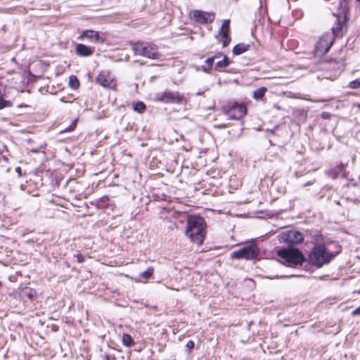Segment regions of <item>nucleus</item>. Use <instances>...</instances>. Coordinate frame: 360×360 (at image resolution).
<instances>
[{
	"instance_id": "39",
	"label": "nucleus",
	"mask_w": 360,
	"mask_h": 360,
	"mask_svg": "<svg viewBox=\"0 0 360 360\" xmlns=\"http://www.w3.org/2000/svg\"><path fill=\"white\" fill-rule=\"evenodd\" d=\"M154 78H155V77H152L150 79V81H153Z\"/></svg>"
},
{
	"instance_id": "30",
	"label": "nucleus",
	"mask_w": 360,
	"mask_h": 360,
	"mask_svg": "<svg viewBox=\"0 0 360 360\" xmlns=\"http://www.w3.org/2000/svg\"><path fill=\"white\" fill-rule=\"evenodd\" d=\"M214 127L217 129H224L228 127V124L223 123L219 124H215Z\"/></svg>"
},
{
	"instance_id": "32",
	"label": "nucleus",
	"mask_w": 360,
	"mask_h": 360,
	"mask_svg": "<svg viewBox=\"0 0 360 360\" xmlns=\"http://www.w3.org/2000/svg\"><path fill=\"white\" fill-rule=\"evenodd\" d=\"M15 172H17L19 177H21L22 176V169L20 167H17L15 168Z\"/></svg>"
},
{
	"instance_id": "37",
	"label": "nucleus",
	"mask_w": 360,
	"mask_h": 360,
	"mask_svg": "<svg viewBox=\"0 0 360 360\" xmlns=\"http://www.w3.org/2000/svg\"><path fill=\"white\" fill-rule=\"evenodd\" d=\"M196 94H197V95H201V94H202V93H201V92H200V91H198V93H197Z\"/></svg>"
},
{
	"instance_id": "28",
	"label": "nucleus",
	"mask_w": 360,
	"mask_h": 360,
	"mask_svg": "<svg viewBox=\"0 0 360 360\" xmlns=\"http://www.w3.org/2000/svg\"><path fill=\"white\" fill-rule=\"evenodd\" d=\"M195 347V342L193 340H189L186 343V347L188 349L189 352L191 349H193Z\"/></svg>"
},
{
	"instance_id": "6",
	"label": "nucleus",
	"mask_w": 360,
	"mask_h": 360,
	"mask_svg": "<svg viewBox=\"0 0 360 360\" xmlns=\"http://www.w3.org/2000/svg\"><path fill=\"white\" fill-rule=\"evenodd\" d=\"M259 255V249L255 243L244 246L240 249L233 251L231 254V258L241 259H245L247 260L255 259L257 258Z\"/></svg>"
},
{
	"instance_id": "11",
	"label": "nucleus",
	"mask_w": 360,
	"mask_h": 360,
	"mask_svg": "<svg viewBox=\"0 0 360 360\" xmlns=\"http://www.w3.org/2000/svg\"><path fill=\"white\" fill-rule=\"evenodd\" d=\"M191 18L200 24L211 23L215 19L213 13L205 12L200 10H193L190 13Z\"/></svg>"
},
{
	"instance_id": "3",
	"label": "nucleus",
	"mask_w": 360,
	"mask_h": 360,
	"mask_svg": "<svg viewBox=\"0 0 360 360\" xmlns=\"http://www.w3.org/2000/svg\"><path fill=\"white\" fill-rule=\"evenodd\" d=\"M277 255L283 259V263L287 266H297L302 265L305 257L298 248H282L277 251Z\"/></svg>"
},
{
	"instance_id": "24",
	"label": "nucleus",
	"mask_w": 360,
	"mask_h": 360,
	"mask_svg": "<svg viewBox=\"0 0 360 360\" xmlns=\"http://www.w3.org/2000/svg\"><path fill=\"white\" fill-rule=\"evenodd\" d=\"M154 272V268L153 266H149L146 271L141 274V277L144 279L150 278Z\"/></svg>"
},
{
	"instance_id": "18",
	"label": "nucleus",
	"mask_w": 360,
	"mask_h": 360,
	"mask_svg": "<svg viewBox=\"0 0 360 360\" xmlns=\"http://www.w3.org/2000/svg\"><path fill=\"white\" fill-rule=\"evenodd\" d=\"M267 91V88L261 86L253 91L252 97L255 100H262L264 96L265 93Z\"/></svg>"
},
{
	"instance_id": "31",
	"label": "nucleus",
	"mask_w": 360,
	"mask_h": 360,
	"mask_svg": "<svg viewBox=\"0 0 360 360\" xmlns=\"http://www.w3.org/2000/svg\"><path fill=\"white\" fill-rule=\"evenodd\" d=\"M352 314L353 316L360 315V306L356 308L352 312Z\"/></svg>"
},
{
	"instance_id": "25",
	"label": "nucleus",
	"mask_w": 360,
	"mask_h": 360,
	"mask_svg": "<svg viewBox=\"0 0 360 360\" xmlns=\"http://www.w3.org/2000/svg\"><path fill=\"white\" fill-rule=\"evenodd\" d=\"M342 22L340 21L339 18L337 19V24L335 27H333V32L335 34H338V32L342 30Z\"/></svg>"
},
{
	"instance_id": "38",
	"label": "nucleus",
	"mask_w": 360,
	"mask_h": 360,
	"mask_svg": "<svg viewBox=\"0 0 360 360\" xmlns=\"http://www.w3.org/2000/svg\"><path fill=\"white\" fill-rule=\"evenodd\" d=\"M196 94H197V95H201V94H202V93H201V92H200V91H198V93H197Z\"/></svg>"
},
{
	"instance_id": "36",
	"label": "nucleus",
	"mask_w": 360,
	"mask_h": 360,
	"mask_svg": "<svg viewBox=\"0 0 360 360\" xmlns=\"http://www.w3.org/2000/svg\"><path fill=\"white\" fill-rule=\"evenodd\" d=\"M310 184H311V182H310V181H309V182L306 183L304 186H309V185H310Z\"/></svg>"
},
{
	"instance_id": "9",
	"label": "nucleus",
	"mask_w": 360,
	"mask_h": 360,
	"mask_svg": "<svg viewBox=\"0 0 360 360\" xmlns=\"http://www.w3.org/2000/svg\"><path fill=\"white\" fill-rule=\"evenodd\" d=\"M334 39L330 34L323 35L315 46V53L319 56L326 54L333 44Z\"/></svg>"
},
{
	"instance_id": "35",
	"label": "nucleus",
	"mask_w": 360,
	"mask_h": 360,
	"mask_svg": "<svg viewBox=\"0 0 360 360\" xmlns=\"http://www.w3.org/2000/svg\"><path fill=\"white\" fill-rule=\"evenodd\" d=\"M104 359L105 360H112V359H115L114 357H112L109 354H105V356H104Z\"/></svg>"
},
{
	"instance_id": "21",
	"label": "nucleus",
	"mask_w": 360,
	"mask_h": 360,
	"mask_svg": "<svg viewBox=\"0 0 360 360\" xmlns=\"http://www.w3.org/2000/svg\"><path fill=\"white\" fill-rule=\"evenodd\" d=\"M133 109L139 113H143L146 109V105L142 101H137L134 104Z\"/></svg>"
},
{
	"instance_id": "19",
	"label": "nucleus",
	"mask_w": 360,
	"mask_h": 360,
	"mask_svg": "<svg viewBox=\"0 0 360 360\" xmlns=\"http://www.w3.org/2000/svg\"><path fill=\"white\" fill-rule=\"evenodd\" d=\"M214 60V57H210L206 59L205 63L206 65L202 66V70L205 72H209L212 69Z\"/></svg>"
},
{
	"instance_id": "1",
	"label": "nucleus",
	"mask_w": 360,
	"mask_h": 360,
	"mask_svg": "<svg viewBox=\"0 0 360 360\" xmlns=\"http://www.w3.org/2000/svg\"><path fill=\"white\" fill-rule=\"evenodd\" d=\"M205 221L202 217L190 216L187 219L185 233L193 243L200 245L205 239Z\"/></svg>"
},
{
	"instance_id": "4",
	"label": "nucleus",
	"mask_w": 360,
	"mask_h": 360,
	"mask_svg": "<svg viewBox=\"0 0 360 360\" xmlns=\"http://www.w3.org/2000/svg\"><path fill=\"white\" fill-rule=\"evenodd\" d=\"M131 50L134 55L151 59L158 58V47L153 43L137 41L131 43Z\"/></svg>"
},
{
	"instance_id": "27",
	"label": "nucleus",
	"mask_w": 360,
	"mask_h": 360,
	"mask_svg": "<svg viewBox=\"0 0 360 360\" xmlns=\"http://www.w3.org/2000/svg\"><path fill=\"white\" fill-rule=\"evenodd\" d=\"M75 127H76V124L73 122L71 125L66 127L65 129L61 130L60 131V134H63V133L67 132V131H72L75 129Z\"/></svg>"
},
{
	"instance_id": "14",
	"label": "nucleus",
	"mask_w": 360,
	"mask_h": 360,
	"mask_svg": "<svg viewBox=\"0 0 360 360\" xmlns=\"http://www.w3.org/2000/svg\"><path fill=\"white\" fill-rule=\"evenodd\" d=\"M229 20H224L219 32V34L223 37V40H221L223 47H226L231 40V37L229 36Z\"/></svg>"
},
{
	"instance_id": "40",
	"label": "nucleus",
	"mask_w": 360,
	"mask_h": 360,
	"mask_svg": "<svg viewBox=\"0 0 360 360\" xmlns=\"http://www.w3.org/2000/svg\"><path fill=\"white\" fill-rule=\"evenodd\" d=\"M285 277V276H281L280 278Z\"/></svg>"
},
{
	"instance_id": "5",
	"label": "nucleus",
	"mask_w": 360,
	"mask_h": 360,
	"mask_svg": "<svg viewBox=\"0 0 360 360\" xmlns=\"http://www.w3.org/2000/svg\"><path fill=\"white\" fill-rule=\"evenodd\" d=\"M223 113L227 115L229 120H240L246 114V107L243 103L230 102L223 105Z\"/></svg>"
},
{
	"instance_id": "10",
	"label": "nucleus",
	"mask_w": 360,
	"mask_h": 360,
	"mask_svg": "<svg viewBox=\"0 0 360 360\" xmlns=\"http://www.w3.org/2000/svg\"><path fill=\"white\" fill-rule=\"evenodd\" d=\"M96 82L105 88L110 89H115L116 86L115 78L108 71L101 72L96 78Z\"/></svg>"
},
{
	"instance_id": "26",
	"label": "nucleus",
	"mask_w": 360,
	"mask_h": 360,
	"mask_svg": "<svg viewBox=\"0 0 360 360\" xmlns=\"http://www.w3.org/2000/svg\"><path fill=\"white\" fill-rule=\"evenodd\" d=\"M349 86L351 89H358L360 87V78L356 79L349 82Z\"/></svg>"
},
{
	"instance_id": "13",
	"label": "nucleus",
	"mask_w": 360,
	"mask_h": 360,
	"mask_svg": "<svg viewBox=\"0 0 360 360\" xmlns=\"http://www.w3.org/2000/svg\"><path fill=\"white\" fill-rule=\"evenodd\" d=\"M89 39L92 43H103L105 39L101 37L99 32L93 30H86L82 32L78 36V40Z\"/></svg>"
},
{
	"instance_id": "29",
	"label": "nucleus",
	"mask_w": 360,
	"mask_h": 360,
	"mask_svg": "<svg viewBox=\"0 0 360 360\" xmlns=\"http://www.w3.org/2000/svg\"><path fill=\"white\" fill-rule=\"evenodd\" d=\"M74 257L77 258V261L79 263H83L84 262V257L81 254L75 255Z\"/></svg>"
},
{
	"instance_id": "22",
	"label": "nucleus",
	"mask_w": 360,
	"mask_h": 360,
	"mask_svg": "<svg viewBox=\"0 0 360 360\" xmlns=\"http://www.w3.org/2000/svg\"><path fill=\"white\" fill-rule=\"evenodd\" d=\"M122 342L124 346L128 347H130L134 345V342L131 335L125 333L122 335Z\"/></svg>"
},
{
	"instance_id": "23",
	"label": "nucleus",
	"mask_w": 360,
	"mask_h": 360,
	"mask_svg": "<svg viewBox=\"0 0 360 360\" xmlns=\"http://www.w3.org/2000/svg\"><path fill=\"white\" fill-rule=\"evenodd\" d=\"M69 86L73 89H77L79 87V82L76 76H75V75L70 76Z\"/></svg>"
},
{
	"instance_id": "2",
	"label": "nucleus",
	"mask_w": 360,
	"mask_h": 360,
	"mask_svg": "<svg viewBox=\"0 0 360 360\" xmlns=\"http://www.w3.org/2000/svg\"><path fill=\"white\" fill-rule=\"evenodd\" d=\"M333 252H328L323 244H318L313 247L309 255V262L316 268H321L328 264L334 257Z\"/></svg>"
},
{
	"instance_id": "34",
	"label": "nucleus",
	"mask_w": 360,
	"mask_h": 360,
	"mask_svg": "<svg viewBox=\"0 0 360 360\" xmlns=\"http://www.w3.org/2000/svg\"><path fill=\"white\" fill-rule=\"evenodd\" d=\"M321 117L323 118V119L328 118L329 117V113L326 112H322Z\"/></svg>"
},
{
	"instance_id": "15",
	"label": "nucleus",
	"mask_w": 360,
	"mask_h": 360,
	"mask_svg": "<svg viewBox=\"0 0 360 360\" xmlns=\"http://www.w3.org/2000/svg\"><path fill=\"white\" fill-rule=\"evenodd\" d=\"M94 47L88 46L83 44H77L75 47V53L81 57H89L94 53Z\"/></svg>"
},
{
	"instance_id": "16",
	"label": "nucleus",
	"mask_w": 360,
	"mask_h": 360,
	"mask_svg": "<svg viewBox=\"0 0 360 360\" xmlns=\"http://www.w3.org/2000/svg\"><path fill=\"white\" fill-rule=\"evenodd\" d=\"M251 47L250 44L239 43L236 44L233 48V53L236 56L240 55L248 50Z\"/></svg>"
},
{
	"instance_id": "20",
	"label": "nucleus",
	"mask_w": 360,
	"mask_h": 360,
	"mask_svg": "<svg viewBox=\"0 0 360 360\" xmlns=\"http://www.w3.org/2000/svg\"><path fill=\"white\" fill-rule=\"evenodd\" d=\"M229 65V60L226 56H224L221 60H219L216 63V68L219 70L224 69Z\"/></svg>"
},
{
	"instance_id": "17",
	"label": "nucleus",
	"mask_w": 360,
	"mask_h": 360,
	"mask_svg": "<svg viewBox=\"0 0 360 360\" xmlns=\"http://www.w3.org/2000/svg\"><path fill=\"white\" fill-rule=\"evenodd\" d=\"M344 171L345 166L343 165H340L338 167L328 171L327 174L332 179H335L339 176L340 173L343 172Z\"/></svg>"
},
{
	"instance_id": "41",
	"label": "nucleus",
	"mask_w": 360,
	"mask_h": 360,
	"mask_svg": "<svg viewBox=\"0 0 360 360\" xmlns=\"http://www.w3.org/2000/svg\"><path fill=\"white\" fill-rule=\"evenodd\" d=\"M1 285H2V283H1V282L0 281V287H1Z\"/></svg>"
},
{
	"instance_id": "12",
	"label": "nucleus",
	"mask_w": 360,
	"mask_h": 360,
	"mask_svg": "<svg viewBox=\"0 0 360 360\" xmlns=\"http://www.w3.org/2000/svg\"><path fill=\"white\" fill-rule=\"evenodd\" d=\"M18 297L27 305L32 303L37 297V292L34 289L30 287L20 288L18 292Z\"/></svg>"
},
{
	"instance_id": "33",
	"label": "nucleus",
	"mask_w": 360,
	"mask_h": 360,
	"mask_svg": "<svg viewBox=\"0 0 360 360\" xmlns=\"http://www.w3.org/2000/svg\"><path fill=\"white\" fill-rule=\"evenodd\" d=\"M224 56H225L222 52H219L217 53H216L213 57H214V59L217 58H219V57H223L224 58Z\"/></svg>"
},
{
	"instance_id": "7",
	"label": "nucleus",
	"mask_w": 360,
	"mask_h": 360,
	"mask_svg": "<svg viewBox=\"0 0 360 360\" xmlns=\"http://www.w3.org/2000/svg\"><path fill=\"white\" fill-rule=\"evenodd\" d=\"M304 234L300 231L288 230L279 234V240L288 244H299L304 240Z\"/></svg>"
},
{
	"instance_id": "8",
	"label": "nucleus",
	"mask_w": 360,
	"mask_h": 360,
	"mask_svg": "<svg viewBox=\"0 0 360 360\" xmlns=\"http://www.w3.org/2000/svg\"><path fill=\"white\" fill-rule=\"evenodd\" d=\"M184 98V96L177 91H165L163 93L158 94L155 100L166 104H180Z\"/></svg>"
},
{
	"instance_id": "43",
	"label": "nucleus",
	"mask_w": 360,
	"mask_h": 360,
	"mask_svg": "<svg viewBox=\"0 0 360 360\" xmlns=\"http://www.w3.org/2000/svg\"><path fill=\"white\" fill-rule=\"evenodd\" d=\"M359 108H360V105H359Z\"/></svg>"
},
{
	"instance_id": "42",
	"label": "nucleus",
	"mask_w": 360,
	"mask_h": 360,
	"mask_svg": "<svg viewBox=\"0 0 360 360\" xmlns=\"http://www.w3.org/2000/svg\"><path fill=\"white\" fill-rule=\"evenodd\" d=\"M357 1L360 2V0H356Z\"/></svg>"
}]
</instances>
